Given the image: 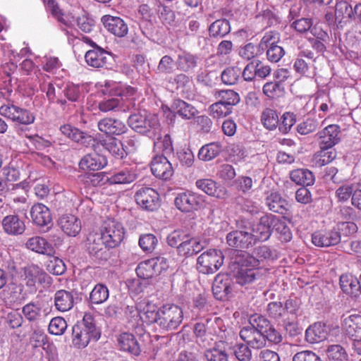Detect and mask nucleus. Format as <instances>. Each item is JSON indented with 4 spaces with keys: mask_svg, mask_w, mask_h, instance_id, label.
<instances>
[{
    "mask_svg": "<svg viewBox=\"0 0 361 361\" xmlns=\"http://www.w3.org/2000/svg\"><path fill=\"white\" fill-rule=\"evenodd\" d=\"M100 335V331L93 323L92 317L85 315L82 322L73 326L72 343L77 348H85L91 341L99 340Z\"/></svg>",
    "mask_w": 361,
    "mask_h": 361,
    "instance_id": "f257e3e1",
    "label": "nucleus"
},
{
    "mask_svg": "<svg viewBox=\"0 0 361 361\" xmlns=\"http://www.w3.org/2000/svg\"><path fill=\"white\" fill-rule=\"evenodd\" d=\"M100 235L102 236L106 247H116L122 242L125 230L119 221L114 219H107L104 221L101 228Z\"/></svg>",
    "mask_w": 361,
    "mask_h": 361,
    "instance_id": "f03ea898",
    "label": "nucleus"
},
{
    "mask_svg": "<svg viewBox=\"0 0 361 361\" xmlns=\"http://www.w3.org/2000/svg\"><path fill=\"white\" fill-rule=\"evenodd\" d=\"M224 255L216 249L208 250L202 253L197 259V269L204 274H214L222 266Z\"/></svg>",
    "mask_w": 361,
    "mask_h": 361,
    "instance_id": "7ed1b4c3",
    "label": "nucleus"
},
{
    "mask_svg": "<svg viewBox=\"0 0 361 361\" xmlns=\"http://www.w3.org/2000/svg\"><path fill=\"white\" fill-rule=\"evenodd\" d=\"M159 326L166 331L176 329L183 319L182 309L176 305L167 304L159 308Z\"/></svg>",
    "mask_w": 361,
    "mask_h": 361,
    "instance_id": "20e7f679",
    "label": "nucleus"
},
{
    "mask_svg": "<svg viewBox=\"0 0 361 361\" xmlns=\"http://www.w3.org/2000/svg\"><path fill=\"white\" fill-rule=\"evenodd\" d=\"M129 126L140 133L157 131L159 128V121L157 115L139 112L130 115L128 118Z\"/></svg>",
    "mask_w": 361,
    "mask_h": 361,
    "instance_id": "39448f33",
    "label": "nucleus"
},
{
    "mask_svg": "<svg viewBox=\"0 0 361 361\" xmlns=\"http://www.w3.org/2000/svg\"><path fill=\"white\" fill-rule=\"evenodd\" d=\"M204 202L203 195L190 190L178 193L174 200L177 209L183 212L198 210L204 207Z\"/></svg>",
    "mask_w": 361,
    "mask_h": 361,
    "instance_id": "423d86ee",
    "label": "nucleus"
},
{
    "mask_svg": "<svg viewBox=\"0 0 361 361\" xmlns=\"http://www.w3.org/2000/svg\"><path fill=\"white\" fill-rule=\"evenodd\" d=\"M0 115L23 125L32 124L35 119L34 114L27 109L10 103L0 106Z\"/></svg>",
    "mask_w": 361,
    "mask_h": 361,
    "instance_id": "0eeeda50",
    "label": "nucleus"
},
{
    "mask_svg": "<svg viewBox=\"0 0 361 361\" xmlns=\"http://www.w3.org/2000/svg\"><path fill=\"white\" fill-rule=\"evenodd\" d=\"M167 267L168 263L165 258H152L140 262L136 268V273L139 278L148 279L159 275Z\"/></svg>",
    "mask_w": 361,
    "mask_h": 361,
    "instance_id": "6e6552de",
    "label": "nucleus"
},
{
    "mask_svg": "<svg viewBox=\"0 0 361 361\" xmlns=\"http://www.w3.org/2000/svg\"><path fill=\"white\" fill-rule=\"evenodd\" d=\"M137 204L142 209L153 211L159 205V195L151 188H142L135 194Z\"/></svg>",
    "mask_w": 361,
    "mask_h": 361,
    "instance_id": "1a4fd4ad",
    "label": "nucleus"
},
{
    "mask_svg": "<svg viewBox=\"0 0 361 361\" xmlns=\"http://www.w3.org/2000/svg\"><path fill=\"white\" fill-rule=\"evenodd\" d=\"M331 330V326L326 323L314 322L306 329L305 340L311 344L319 343L328 338Z\"/></svg>",
    "mask_w": 361,
    "mask_h": 361,
    "instance_id": "9d476101",
    "label": "nucleus"
},
{
    "mask_svg": "<svg viewBox=\"0 0 361 361\" xmlns=\"http://www.w3.org/2000/svg\"><path fill=\"white\" fill-rule=\"evenodd\" d=\"M138 317L140 320L150 324L152 323H157L159 322V309L157 305L147 299L141 300L137 302Z\"/></svg>",
    "mask_w": 361,
    "mask_h": 361,
    "instance_id": "9b49d317",
    "label": "nucleus"
},
{
    "mask_svg": "<svg viewBox=\"0 0 361 361\" xmlns=\"http://www.w3.org/2000/svg\"><path fill=\"white\" fill-rule=\"evenodd\" d=\"M151 171L156 177L164 180L169 179L173 174L172 164L163 155H157L153 158Z\"/></svg>",
    "mask_w": 361,
    "mask_h": 361,
    "instance_id": "f8f14e48",
    "label": "nucleus"
},
{
    "mask_svg": "<svg viewBox=\"0 0 361 361\" xmlns=\"http://www.w3.org/2000/svg\"><path fill=\"white\" fill-rule=\"evenodd\" d=\"M58 225L61 231L68 236H77L82 228L80 220L75 215L66 214L58 219Z\"/></svg>",
    "mask_w": 361,
    "mask_h": 361,
    "instance_id": "ddd939ff",
    "label": "nucleus"
},
{
    "mask_svg": "<svg viewBox=\"0 0 361 361\" xmlns=\"http://www.w3.org/2000/svg\"><path fill=\"white\" fill-rule=\"evenodd\" d=\"M212 290L217 300H224L229 298L232 293L231 281L225 274H218L214 281Z\"/></svg>",
    "mask_w": 361,
    "mask_h": 361,
    "instance_id": "4468645a",
    "label": "nucleus"
},
{
    "mask_svg": "<svg viewBox=\"0 0 361 361\" xmlns=\"http://www.w3.org/2000/svg\"><path fill=\"white\" fill-rule=\"evenodd\" d=\"M256 268L245 262L244 257L243 260L238 263L234 271V277L236 282L241 286H244L254 281L257 273Z\"/></svg>",
    "mask_w": 361,
    "mask_h": 361,
    "instance_id": "2eb2a0df",
    "label": "nucleus"
},
{
    "mask_svg": "<svg viewBox=\"0 0 361 361\" xmlns=\"http://www.w3.org/2000/svg\"><path fill=\"white\" fill-rule=\"evenodd\" d=\"M341 241L339 232L334 230L317 231L312 235V242L317 247H329L337 245Z\"/></svg>",
    "mask_w": 361,
    "mask_h": 361,
    "instance_id": "dca6fc26",
    "label": "nucleus"
},
{
    "mask_svg": "<svg viewBox=\"0 0 361 361\" xmlns=\"http://www.w3.org/2000/svg\"><path fill=\"white\" fill-rule=\"evenodd\" d=\"M27 249L41 255L53 256L55 253V249L52 244L48 240L39 235L30 238L25 243Z\"/></svg>",
    "mask_w": 361,
    "mask_h": 361,
    "instance_id": "f3484780",
    "label": "nucleus"
},
{
    "mask_svg": "<svg viewBox=\"0 0 361 361\" xmlns=\"http://www.w3.org/2000/svg\"><path fill=\"white\" fill-rule=\"evenodd\" d=\"M272 232V214H267L260 218L259 222L252 229L254 243L257 240H268Z\"/></svg>",
    "mask_w": 361,
    "mask_h": 361,
    "instance_id": "a211bd4d",
    "label": "nucleus"
},
{
    "mask_svg": "<svg viewBox=\"0 0 361 361\" xmlns=\"http://www.w3.org/2000/svg\"><path fill=\"white\" fill-rule=\"evenodd\" d=\"M97 126L101 132L111 135H120L128 130V128L123 122L112 118L101 119L98 122Z\"/></svg>",
    "mask_w": 361,
    "mask_h": 361,
    "instance_id": "6ab92c4d",
    "label": "nucleus"
},
{
    "mask_svg": "<svg viewBox=\"0 0 361 361\" xmlns=\"http://www.w3.org/2000/svg\"><path fill=\"white\" fill-rule=\"evenodd\" d=\"M196 187L207 194L218 199H224L227 197L226 190L210 178L199 179L195 183Z\"/></svg>",
    "mask_w": 361,
    "mask_h": 361,
    "instance_id": "aec40b11",
    "label": "nucleus"
},
{
    "mask_svg": "<svg viewBox=\"0 0 361 361\" xmlns=\"http://www.w3.org/2000/svg\"><path fill=\"white\" fill-rule=\"evenodd\" d=\"M319 146L323 148H332L340 140V127L332 124L326 126L319 133Z\"/></svg>",
    "mask_w": 361,
    "mask_h": 361,
    "instance_id": "412c9836",
    "label": "nucleus"
},
{
    "mask_svg": "<svg viewBox=\"0 0 361 361\" xmlns=\"http://www.w3.org/2000/svg\"><path fill=\"white\" fill-rule=\"evenodd\" d=\"M228 244L233 247L247 248L254 244V237L247 231H235L226 236Z\"/></svg>",
    "mask_w": 361,
    "mask_h": 361,
    "instance_id": "4be33fe9",
    "label": "nucleus"
},
{
    "mask_svg": "<svg viewBox=\"0 0 361 361\" xmlns=\"http://www.w3.org/2000/svg\"><path fill=\"white\" fill-rule=\"evenodd\" d=\"M107 164L106 158L95 152L84 156L79 166L82 170L97 171L103 169Z\"/></svg>",
    "mask_w": 361,
    "mask_h": 361,
    "instance_id": "5701e85b",
    "label": "nucleus"
},
{
    "mask_svg": "<svg viewBox=\"0 0 361 361\" xmlns=\"http://www.w3.org/2000/svg\"><path fill=\"white\" fill-rule=\"evenodd\" d=\"M60 131L68 138L78 142L84 146L92 144L94 140L92 136L88 135L68 124L61 126Z\"/></svg>",
    "mask_w": 361,
    "mask_h": 361,
    "instance_id": "b1692460",
    "label": "nucleus"
},
{
    "mask_svg": "<svg viewBox=\"0 0 361 361\" xmlns=\"http://www.w3.org/2000/svg\"><path fill=\"white\" fill-rule=\"evenodd\" d=\"M86 247L89 253L97 258H102L106 253L105 243L100 233H90L87 238Z\"/></svg>",
    "mask_w": 361,
    "mask_h": 361,
    "instance_id": "393cba45",
    "label": "nucleus"
},
{
    "mask_svg": "<svg viewBox=\"0 0 361 361\" xmlns=\"http://www.w3.org/2000/svg\"><path fill=\"white\" fill-rule=\"evenodd\" d=\"M33 222L38 226H44L51 222V216L49 208L43 204H34L30 210Z\"/></svg>",
    "mask_w": 361,
    "mask_h": 361,
    "instance_id": "a878e982",
    "label": "nucleus"
},
{
    "mask_svg": "<svg viewBox=\"0 0 361 361\" xmlns=\"http://www.w3.org/2000/svg\"><path fill=\"white\" fill-rule=\"evenodd\" d=\"M4 231L8 235L22 234L25 230V222L17 215H8L2 221Z\"/></svg>",
    "mask_w": 361,
    "mask_h": 361,
    "instance_id": "bb28decb",
    "label": "nucleus"
},
{
    "mask_svg": "<svg viewBox=\"0 0 361 361\" xmlns=\"http://www.w3.org/2000/svg\"><path fill=\"white\" fill-rule=\"evenodd\" d=\"M45 277H47V274L36 265L25 267L23 274L21 275V278L26 285L30 287L35 286L37 283H42L44 281Z\"/></svg>",
    "mask_w": 361,
    "mask_h": 361,
    "instance_id": "cd10ccee",
    "label": "nucleus"
},
{
    "mask_svg": "<svg viewBox=\"0 0 361 361\" xmlns=\"http://www.w3.org/2000/svg\"><path fill=\"white\" fill-rule=\"evenodd\" d=\"M257 326L259 329V331H262L265 341L268 340L271 343H279L282 341L281 334L264 317L257 316Z\"/></svg>",
    "mask_w": 361,
    "mask_h": 361,
    "instance_id": "c85d7f7f",
    "label": "nucleus"
},
{
    "mask_svg": "<svg viewBox=\"0 0 361 361\" xmlns=\"http://www.w3.org/2000/svg\"><path fill=\"white\" fill-rule=\"evenodd\" d=\"M340 286L345 294L352 297H357L361 292L359 281L351 274H343L340 277Z\"/></svg>",
    "mask_w": 361,
    "mask_h": 361,
    "instance_id": "c756f323",
    "label": "nucleus"
},
{
    "mask_svg": "<svg viewBox=\"0 0 361 361\" xmlns=\"http://www.w3.org/2000/svg\"><path fill=\"white\" fill-rule=\"evenodd\" d=\"M343 329L352 339L361 338V315L351 314L343 320Z\"/></svg>",
    "mask_w": 361,
    "mask_h": 361,
    "instance_id": "7c9ffc66",
    "label": "nucleus"
},
{
    "mask_svg": "<svg viewBox=\"0 0 361 361\" xmlns=\"http://www.w3.org/2000/svg\"><path fill=\"white\" fill-rule=\"evenodd\" d=\"M74 304V298L72 293L65 290H57L54 295V305L56 309L60 312L70 310Z\"/></svg>",
    "mask_w": 361,
    "mask_h": 361,
    "instance_id": "2f4dec72",
    "label": "nucleus"
},
{
    "mask_svg": "<svg viewBox=\"0 0 361 361\" xmlns=\"http://www.w3.org/2000/svg\"><path fill=\"white\" fill-rule=\"evenodd\" d=\"M108 53L104 49L97 47L86 52L85 59L86 63L94 68H102L106 65Z\"/></svg>",
    "mask_w": 361,
    "mask_h": 361,
    "instance_id": "473e14b6",
    "label": "nucleus"
},
{
    "mask_svg": "<svg viewBox=\"0 0 361 361\" xmlns=\"http://www.w3.org/2000/svg\"><path fill=\"white\" fill-rule=\"evenodd\" d=\"M118 345L121 349L133 355H138L140 353V345L131 334L123 333L118 338Z\"/></svg>",
    "mask_w": 361,
    "mask_h": 361,
    "instance_id": "72a5a7b5",
    "label": "nucleus"
},
{
    "mask_svg": "<svg viewBox=\"0 0 361 361\" xmlns=\"http://www.w3.org/2000/svg\"><path fill=\"white\" fill-rule=\"evenodd\" d=\"M137 178V174L132 169L125 168L115 171L107 178L110 184H127L133 182Z\"/></svg>",
    "mask_w": 361,
    "mask_h": 361,
    "instance_id": "f704fd0d",
    "label": "nucleus"
},
{
    "mask_svg": "<svg viewBox=\"0 0 361 361\" xmlns=\"http://www.w3.org/2000/svg\"><path fill=\"white\" fill-rule=\"evenodd\" d=\"M104 85L114 90V93L126 99L135 100L137 93L134 87L121 83H116L111 81H105Z\"/></svg>",
    "mask_w": 361,
    "mask_h": 361,
    "instance_id": "c9c22d12",
    "label": "nucleus"
},
{
    "mask_svg": "<svg viewBox=\"0 0 361 361\" xmlns=\"http://www.w3.org/2000/svg\"><path fill=\"white\" fill-rule=\"evenodd\" d=\"M255 256L246 255L245 262L252 264L253 267H257L260 261L274 259V256L271 249L267 246H260L255 249Z\"/></svg>",
    "mask_w": 361,
    "mask_h": 361,
    "instance_id": "e433bc0d",
    "label": "nucleus"
},
{
    "mask_svg": "<svg viewBox=\"0 0 361 361\" xmlns=\"http://www.w3.org/2000/svg\"><path fill=\"white\" fill-rule=\"evenodd\" d=\"M102 146L118 159H122L126 156V149L121 141L114 137H109L102 142Z\"/></svg>",
    "mask_w": 361,
    "mask_h": 361,
    "instance_id": "4c0bfd02",
    "label": "nucleus"
},
{
    "mask_svg": "<svg viewBox=\"0 0 361 361\" xmlns=\"http://www.w3.org/2000/svg\"><path fill=\"white\" fill-rule=\"evenodd\" d=\"M172 107L177 114L186 120L193 118L198 114L196 108L180 99L176 100Z\"/></svg>",
    "mask_w": 361,
    "mask_h": 361,
    "instance_id": "58836bf2",
    "label": "nucleus"
},
{
    "mask_svg": "<svg viewBox=\"0 0 361 361\" xmlns=\"http://www.w3.org/2000/svg\"><path fill=\"white\" fill-rule=\"evenodd\" d=\"M290 178L298 185H311L314 182L313 173L305 169H298L290 172Z\"/></svg>",
    "mask_w": 361,
    "mask_h": 361,
    "instance_id": "ea45409f",
    "label": "nucleus"
},
{
    "mask_svg": "<svg viewBox=\"0 0 361 361\" xmlns=\"http://www.w3.org/2000/svg\"><path fill=\"white\" fill-rule=\"evenodd\" d=\"M221 151L219 142H212L202 146L198 152V158L204 161H211L216 157Z\"/></svg>",
    "mask_w": 361,
    "mask_h": 361,
    "instance_id": "a19ab883",
    "label": "nucleus"
},
{
    "mask_svg": "<svg viewBox=\"0 0 361 361\" xmlns=\"http://www.w3.org/2000/svg\"><path fill=\"white\" fill-rule=\"evenodd\" d=\"M353 10L346 1L337 3L335 8V19L338 23H347L352 19Z\"/></svg>",
    "mask_w": 361,
    "mask_h": 361,
    "instance_id": "79ce46f5",
    "label": "nucleus"
},
{
    "mask_svg": "<svg viewBox=\"0 0 361 361\" xmlns=\"http://www.w3.org/2000/svg\"><path fill=\"white\" fill-rule=\"evenodd\" d=\"M274 230L280 234L281 240L288 242L291 240L292 233L290 228L283 219L275 215H272V231Z\"/></svg>",
    "mask_w": 361,
    "mask_h": 361,
    "instance_id": "37998d69",
    "label": "nucleus"
},
{
    "mask_svg": "<svg viewBox=\"0 0 361 361\" xmlns=\"http://www.w3.org/2000/svg\"><path fill=\"white\" fill-rule=\"evenodd\" d=\"M257 324V316H253L250 319L249 325L243 327L240 331V336L247 345L250 346L251 341H253L255 334L259 331Z\"/></svg>",
    "mask_w": 361,
    "mask_h": 361,
    "instance_id": "c03bdc74",
    "label": "nucleus"
},
{
    "mask_svg": "<svg viewBox=\"0 0 361 361\" xmlns=\"http://www.w3.org/2000/svg\"><path fill=\"white\" fill-rule=\"evenodd\" d=\"M109 296L108 288L102 283L97 284L90 294V300L93 304H102L107 300Z\"/></svg>",
    "mask_w": 361,
    "mask_h": 361,
    "instance_id": "a18cd8bd",
    "label": "nucleus"
},
{
    "mask_svg": "<svg viewBox=\"0 0 361 361\" xmlns=\"http://www.w3.org/2000/svg\"><path fill=\"white\" fill-rule=\"evenodd\" d=\"M321 150L316 153L313 157V162L317 166L328 164L336 158V152L331 148L320 147Z\"/></svg>",
    "mask_w": 361,
    "mask_h": 361,
    "instance_id": "49530a36",
    "label": "nucleus"
},
{
    "mask_svg": "<svg viewBox=\"0 0 361 361\" xmlns=\"http://www.w3.org/2000/svg\"><path fill=\"white\" fill-rule=\"evenodd\" d=\"M204 357L207 361H228L224 343L220 342L213 348L206 350Z\"/></svg>",
    "mask_w": 361,
    "mask_h": 361,
    "instance_id": "de8ad7c7",
    "label": "nucleus"
},
{
    "mask_svg": "<svg viewBox=\"0 0 361 361\" xmlns=\"http://www.w3.org/2000/svg\"><path fill=\"white\" fill-rule=\"evenodd\" d=\"M269 210L276 213H283L285 210L286 201L278 192H271L266 200Z\"/></svg>",
    "mask_w": 361,
    "mask_h": 361,
    "instance_id": "09e8293b",
    "label": "nucleus"
},
{
    "mask_svg": "<svg viewBox=\"0 0 361 361\" xmlns=\"http://www.w3.org/2000/svg\"><path fill=\"white\" fill-rule=\"evenodd\" d=\"M22 313L29 322H38L42 317V308L39 304L30 302L22 308Z\"/></svg>",
    "mask_w": 361,
    "mask_h": 361,
    "instance_id": "8fccbe9b",
    "label": "nucleus"
},
{
    "mask_svg": "<svg viewBox=\"0 0 361 361\" xmlns=\"http://www.w3.org/2000/svg\"><path fill=\"white\" fill-rule=\"evenodd\" d=\"M83 85H75L73 83L68 82L65 85L63 88L61 90V92L68 101L75 102L80 99L83 92Z\"/></svg>",
    "mask_w": 361,
    "mask_h": 361,
    "instance_id": "3c124183",
    "label": "nucleus"
},
{
    "mask_svg": "<svg viewBox=\"0 0 361 361\" xmlns=\"http://www.w3.org/2000/svg\"><path fill=\"white\" fill-rule=\"evenodd\" d=\"M261 121L268 130H274L279 126V116L276 111L271 109H264L261 115Z\"/></svg>",
    "mask_w": 361,
    "mask_h": 361,
    "instance_id": "603ef678",
    "label": "nucleus"
},
{
    "mask_svg": "<svg viewBox=\"0 0 361 361\" xmlns=\"http://www.w3.org/2000/svg\"><path fill=\"white\" fill-rule=\"evenodd\" d=\"M176 65L178 69L183 71H190L197 65L196 57L190 53L183 52L178 55Z\"/></svg>",
    "mask_w": 361,
    "mask_h": 361,
    "instance_id": "864d4df0",
    "label": "nucleus"
},
{
    "mask_svg": "<svg viewBox=\"0 0 361 361\" xmlns=\"http://www.w3.org/2000/svg\"><path fill=\"white\" fill-rule=\"evenodd\" d=\"M56 85L58 87V92H56L55 85L50 82L47 87L45 85H42L41 89L46 91L47 97L51 102H56L61 106H63L66 104L67 101L59 96V91H61L62 88L58 84Z\"/></svg>",
    "mask_w": 361,
    "mask_h": 361,
    "instance_id": "5fc2aeb1",
    "label": "nucleus"
},
{
    "mask_svg": "<svg viewBox=\"0 0 361 361\" xmlns=\"http://www.w3.org/2000/svg\"><path fill=\"white\" fill-rule=\"evenodd\" d=\"M326 355L329 361H347L348 354L340 345H331L326 350Z\"/></svg>",
    "mask_w": 361,
    "mask_h": 361,
    "instance_id": "6e6d98bb",
    "label": "nucleus"
},
{
    "mask_svg": "<svg viewBox=\"0 0 361 361\" xmlns=\"http://www.w3.org/2000/svg\"><path fill=\"white\" fill-rule=\"evenodd\" d=\"M158 243L157 237L152 233H145L140 236L139 246L145 252H152L155 249Z\"/></svg>",
    "mask_w": 361,
    "mask_h": 361,
    "instance_id": "4d7b16f0",
    "label": "nucleus"
},
{
    "mask_svg": "<svg viewBox=\"0 0 361 361\" xmlns=\"http://www.w3.org/2000/svg\"><path fill=\"white\" fill-rule=\"evenodd\" d=\"M241 75V69L238 67H229L221 73L222 82L228 85L235 84Z\"/></svg>",
    "mask_w": 361,
    "mask_h": 361,
    "instance_id": "13d9d810",
    "label": "nucleus"
},
{
    "mask_svg": "<svg viewBox=\"0 0 361 361\" xmlns=\"http://www.w3.org/2000/svg\"><path fill=\"white\" fill-rule=\"evenodd\" d=\"M66 321L62 317H56L49 322L48 330L51 334L56 336L63 335L67 329Z\"/></svg>",
    "mask_w": 361,
    "mask_h": 361,
    "instance_id": "bf43d9fd",
    "label": "nucleus"
},
{
    "mask_svg": "<svg viewBox=\"0 0 361 361\" xmlns=\"http://www.w3.org/2000/svg\"><path fill=\"white\" fill-rule=\"evenodd\" d=\"M46 269L48 272L54 275H62L66 270L63 261L58 257H51L46 264Z\"/></svg>",
    "mask_w": 361,
    "mask_h": 361,
    "instance_id": "052dcab7",
    "label": "nucleus"
},
{
    "mask_svg": "<svg viewBox=\"0 0 361 361\" xmlns=\"http://www.w3.org/2000/svg\"><path fill=\"white\" fill-rule=\"evenodd\" d=\"M231 107L224 104L221 101L212 104L209 106V114L214 118H221L230 114Z\"/></svg>",
    "mask_w": 361,
    "mask_h": 361,
    "instance_id": "680f3d73",
    "label": "nucleus"
},
{
    "mask_svg": "<svg viewBox=\"0 0 361 361\" xmlns=\"http://www.w3.org/2000/svg\"><path fill=\"white\" fill-rule=\"evenodd\" d=\"M30 342L33 343L34 347L43 346L44 349L50 347L47 342V336L44 331L39 328H35L30 336Z\"/></svg>",
    "mask_w": 361,
    "mask_h": 361,
    "instance_id": "e2e57ef3",
    "label": "nucleus"
},
{
    "mask_svg": "<svg viewBox=\"0 0 361 361\" xmlns=\"http://www.w3.org/2000/svg\"><path fill=\"white\" fill-rule=\"evenodd\" d=\"M218 97L220 98V101L221 102L230 107L233 105L237 104L240 102V97L238 94L231 90L219 91Z\"/></svg>",
    "mask_w": 361,
    "mask_h": 361,
    "instance_id": "0e129e2a",
    "label": "nucleus"
},
{
    "mask_svg": "<svg viewBox=\"0 0 361 361\" xmlns=\"http://www.w3.org/2000/svg\"><path fill=\"white\" fill-rule=\"evenodd\" d=\"M20 167L16 161H11L3 169V177L8 182L16 181L20 178Z\"/></svg>",
    "mask_w": 361,
    "mask_h": 361,
    "instance_id": "69168bd1",
    "label": "nucleus"
},
{
    "mask_svg": "<svg viewBox=\"0 0 361 361\" xmlns=\"http://www.w3.org/2000/svg\"><path fill=\"white\" fill-rule=\"evenodd\" d=\"M355 185L353 183H345L339 186L336 191V196L339 202H345L353 194L355 191Z\"/></svg>",
    "mask_w": 361,
    "mask_h": 361,
    "instance_id": "338daca9",
    "label": "nucleus"
},
{
    "mask_svg": "<svg viewBox=\"0 0 361 361\" xmlns=\"http://www.w3.org/2000/svg\"><path fill=\"white\" fill-rule=\"evenodd\" d=\"M295 122L296 118L294 114L285 112L281 117V122L279 123V130L283 134L288 133Z\"/></svg>",
    "mask_w": 361,
    "mask_h": 361,
    "instance_id": "774afa93",
    "label": "nucleus"
}]
</instances>
